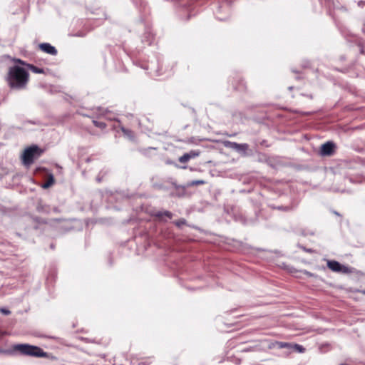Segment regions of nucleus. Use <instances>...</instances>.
Wrapping results in <instances>:
<instances>
[{"label":"nucleus","mask_w":365,"mask_h":365,"mask_svg":"<svg viewBox=\"0 0 365 365\" xmlns=\"http://www.w3.org/2000/svg\"><path fill=\"white\" fill-rule=\"evenodd\" d=\"M204 181L203 180H193L188 183V185L193 186V185H203Z\"/></svg>","instance_id":"15"},{"label":"nucleus","mask_w":365,"mask_h":365,"mask_svg":"<svg viewBox=\"0 0 365 365\" xmlns=\"http://www.w3.org/2000/svg\"><path fill=\"white\" fill-rule=\"evenodd\" d=\"M29 81V74L25 68L14 66L9 68L7 82L12 89L21 90L26 88Z\"/></svg>","instance_id":"1"},{"label":"nucleus","mask_w":365,"mask_h":365,"mask_svg":"<svg viewBox=\"0 0 365 365\" xmlns=\"http://www.w3.org/2000/svg\"><path fill=\"white\" fill-rule=\"evenodd\" d=\"M153 216L158 220H162L163 217H167L169 219L173 217V214L170 211H158L153 214Z\"/></svg>","instance_id":"7"},{"label":"nucleus","mask_w":365,"mask_h":365,"mask_svg":"<svg viewBox=\"0 0 365 365\" xmlns=\"http://www.w3.org/2000/svg\"><path fill=\"white\" fill-rule=\"evenodd\" d=\"M327 264V267L334 272L342 274H350L352 272L351 269L349 267L343 265L335 260H328Z\"/></svg>","instance_id":"4"},{"label":"nucleus","mask_w":365,"mask_h":365,"mask_svg":"<svg viewBox=\"0 0 365 365\" xmlns=\"http://www.w3.org/2000/svg\"><path fill=\"white\" fill-rule=\"evenodd\" d=\"M13 350L19 352L21 355L34 356V357H46V352L36 346L28 344H19L13 346Z\"/></svg>","instance_id":"2"},{"label":"nucleus","mask_w":365,"mask_h":365,"mask_svg":"<svg viewBox=\"0 0 365 365\" xmlns=\"http://www.w3.org/2000/svg\"><path fill=\"white\" fill-rule=\"evenodd\" d=\"M17 63H19V64H21V65H24V66H26V63H25L24 61L21 60V59H17L16 61Z\"/></svg>","instance_id":"18"},{"label":"nucleus","mask_w":365,"mask_h":365,"mask_svg":"<svg viewBox=\"0 0 365 365\" xmlns=\"http://www.w3.org/2000/svg\"><path fill=\"white\" fill-rule=\"evenodd\" d=\"M54 183V178L52 175H51L47 180V181L43 184V188H48L50 186H51Z\"/></svg>","instance_id":"12"},{"label":"nucleus","mask_w":365,"mask_h":365,"mask_svg":"<svg viewBox=\"0 0 365 365\" xmlns=\"http://www.w3.org/2000/svg\"><path fill=\"white\" fill-rule=\"evenodd\" d=\"M309 97L310 98H312V95H309Z\"/></svg>","instance_id":"19"},{"label":"nucleus","mask_w":365,"mask_h":365,"mask_svg":"<svg viewBox=\"0 0 365 365\" xmlns=\"http://www.w3.org/2000/svg\"><path fill=\"white\" fill-rule=\"evenodd\" d=\"M93 125L96 126V127H98L101 129H105L106 128V124L104 123V122H102V121H98V120H93Z\"/></svg>","instance_id":"13"},{"label":"nucleus","mask_w":365,"mask_h":365,"mask_svg":"<svg viewBox=\"0 0 365 365\" xmlns=\"http://www.w3.org/2000/svg\"><path fill=\"white\" fill-rule=\"evenodd\" d=\"M294 351H297L299 353H304L305 351V348L303 347L302 345L297 344H292L291 349Z\"/></svg>","instance_id":"10"},{"label":"nucleus","mask_w":365,"mask_h":365,"mask_svg":"<svg viewBox=\"0 0 365 365\" xmlns=\"http://www.w3.org/2000/svg\"><path fill=\"white\" fill-rule=\"evenodd\" d=\"M0 312L5 315H9L11 313V312L9 309L4 308L0 309Z\"/></svg>","instance_id":"16"},{"label":"nucleus","mask_w":365,"mask_h":365,"mask_svg":"<svg viewBox=\"0 0 365 365\" xmlns=\"http://www.w3.org/2000/svg\"><path fill=\"white\" fill-rule=\"evenodd\" d=\"M277 347L279 349H291V343L283 342V341H277Z\"/></svg>","instance_id":"11"},{"label":"nucleus","mask_w":365,"mask_h":365,"mask_svg":"<svg viewBox=\"0 0 365 365\" xmlns=\"http://www.w3.org/2000/svg\"><path fill=\"white\" fill-rule=\"evenodd\" d=\"M334 145L331 142H327L321 146V154L322 155H331L334 153Z\"/></svg>","instance_id":"5"},{"label":"nucleus","mask_w":365,"mask_h":365,"mask_svg":"<svg viewBox=\"0 0 365 365\" xmlns=\"http://www.w3.org/2000/svg\"><path fill=\"white\" fill-rule=\"evenodd\" d=\"M195 154L194 153H185L183 155L179 158V162L185 163L190 160L192 158H194Z\"/></svg>","instance_id":"8"},{"label":"nucleus","mask_w":365,"mask_h":365,"mask_svg":"<svg viewBox=\"0 0 365 365\" xmlns=\"http://www.w3.org/2000/svg\"><path fill=\"white\" fill-rule=\"evenodd\" d=\"M43 152L42 149L35 145L26 148L21 155L23 165L26 167L31 166L35 160L42 155Z\"/></svg>","instance_id":"3"},{"label":"nucleus","mask_w":365,"mask_h":365,"mask_svg":"<svg viewBox=\"0 0 365 365\" xmlns=\"http://www.w3.org/2000/svg\"><path fill=\"white\" fill-rule=\"evenodd\" d=\"M121 130L125 133V134H130L131 133V130H128V129H125V128L122 127L121 128Z\"/></svg>","instance_id":"17"},{"label":"nucleus","mask_w":365,"mask_h":365,"mask_svg":"<svg viewBox=\"0 0 365 365\" xmlns=\"http://www.w3.org/2000/svg\"><path fill=\"white\" fill-rule=\"evenodd\" d=\"M26 67L34 73H44L43 68L36 67L33 64H26Z\"/></svg>","instance_id":"9"},{"label":"nucleus","mask_w":365,"mask_h":365,"mask_svg":"<svg viewBox=\"0 0 365 365\" xmlns=\"http://www.w3.org/2000/svg\"><path fill=\"white\" fill-rule=\"evenodd\" d=\"M39 48L43 51L44 53L51 54V55H56L57 50L53 46H51L48 43H42L39 44Z\"/></svg>","instance_id":"6"},{"label":"nucleus","mask_w":365,"mask_h":365,"mask_svg":"<svg viewBox=\"0 0 365 365\" xmlns=\"http://www.w3.org/2000/svg\"><path fill=\"white\" fill-rule=\"evenodd\" d=\"M175 226L179 228H181L183 225H186V220L183 218L179 219L173 222Z\"/></svg>","instance_id":"14"}]
</instances>
